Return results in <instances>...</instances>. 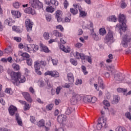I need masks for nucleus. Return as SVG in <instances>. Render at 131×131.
<instances>
[{
	"label": "nucleus",
	"instance_id": "nucleus-60",
	"mask_svg": "<svg viewBox=\"0 0 131 131\" xmlns=\"http://www.w3.org/2000/svg\"><path fill=\"white\" fill-rule=\"evenodd\" d=\"M63 5H64V9H67L68 6H69V3H68V1H67V0H65L63 2Z\"/></svg>",
	"mask_w": 131,
	"mask_h": 131
},
{
	"label": "nucleus",
	"instance_id": "nucleus-26",
	"mask_svg": "<svg viewBox=\"0 0 131 131\" xmlns=\"http://www.w3.org/2000/svg\"><path fill=\"white\" fill-rule=\"evenodd\" d=\"M107 20L108 21L111 22H116V21H117V18H116V16H115V15H112L108 17Z\"/></svg>",
	"mask_w": 131,
	"mask_h": 131
},
{
	"label": "nucleus",
	"instance_id": "nucleus-13",
	"mask_svg": "<svg viewBox=\"0 0 131 131\" xmlns=\"http://www.w3.org/2000/svg\"><path fill=\"white\" fill-rule=\"evenodd\" d=\"M18 56L22 57L23 60H26V59L29 58V54L26 52H23V51H19L18 53Z\"/></svg>",
	"mask_w": 131,
	"mask_h": 131
},
{
	"label": "nucleus",
	"instance_id": "nucleus-36",
	"mask_svg": "<svg viewBox=\"0 0 131 131\" xmlns=\"http://www.w3.org/2000/svg\"><path fill=\"white\" fill-rule=\"evenodd\" d=\"M37 125L38 126H39V127H41V126H45V120H40L38 123H37Z\"/></svg>",
	"mask_w": 131,
	"mask_h": 131
},
{
	"label": "nucleus",
	"instance_id": "nucleus-48",
	"mask_svg": "<svg viewBox=\"0 0 131 131\" xmlns=\"http://www.w3.org/2000/svg\"><path fill=\"white\" fill-rule=\"evenodd\" d=\"M60 41L61 43H66V37H61V38H60Z\"/></svg>",
	"mask_w": 131,
	"mask_h": 131
},
{
	"label": "nucleus",
	"instance_id": "nucleus-57",
	"mask_svg": "<svg viewBox=\"0 0 131 131\" xmlns=\"http://www.w3.org/2000/svg\"><path fill=\"white\" fill-rule=\"evenodd\" d=\"M82 84V80L78 79L76 80L75 84L76 85H78V84Z\"/></svg>",
	"mask_w": 131,
	"mask_h": 131
},
{
	"label": "nucleus",
	"instance_id": "nucleus-62",
	"mask_svg": "<svg viewBox=\"0 0 131 131\" xmlns=\"http://www.w3.org/2000/svg\"><path fill=\"white\" fill-rule=\"evenodd\" d=\"M61 90H62V87L59 86L57 88L56 90V93L57 95H59V94L60 93V92H61Z\"/></svg>",
	"mask_w": 131,
	"mask_h": 131
},
{
	"label": "nucleus",
	"instance_id": "nucleus-9",
	"mask_svg": "<svg viewBox=\"0 0 131 131\" xmlns=\"http://www.w3.org/2000/svg\"><path fill=\"white\" fill-rule=\"evenodd\" d=\"M45 3L49 6L52 5L57 8L59 6V2L57 0H45Z\"/></svg>",
	"mask_w": 131,
	"mask_h": 131
},
{
	"label": "nucleus",
	"instance_id": "nucleus-11",
	"mask_svg": "<svg viewBox=\"0 0 131 131\" xmlns=\"http://www.w3.org/2000/svg\"><path fill=\"white\" fill-rule=\"evenodd\" d=\"M57 120L59 123H64V122H66L67 117L65 115H60L57 117Z\"/></svg>",
	"mask_w": 131,
	"mask_h": 131
},
{
	"label": "nucleus",
	"instance_id": "nucleus-63",
	"mask_svg": "<svg viewBox=\"0 0 131 131\" xmlns=\"http://www.w3.org/2000/svg\"><path fill=\"white\" fill-rule=\"evenodd\" d=\"M103 103L105 106H106V107H109V106H110V103L107 100H104Z\"/></svg>",
	"mask_w": 131,
	"mask_h": 131
},
{
	"label": "nucleus",
	"instance_id": "nucleus-59",
	"mask_svg": "<svg viewBox=\"0 0 131 131\" xmlns=\"http://www.w3.org/2000/svg\"><path fill=\"white\" fill-rule=\"evenodd\" d=\"M62 16V11L57 10L56 11V17Z\"/></svg>",
	"mask_w": 131,
	"mask_h": 131
},
{
	"label": "nucleus",
	"instance_id": "nucleus-21",
	"mask_svg": "<svg viewBox=\"0 0 131 131\" xmlns=\"http://www.w3.org/2000/svg\"><path fill=\"white\" fill-rule=\"evenodd\" d=\"M53 34L54 36H56V37H63V34L62 33L56 30L53 31Z\"/></svg>",
	"mask_w": 131,
	"mask_h": 131
},
{
	"label": "nucleus",
	"instance_id": "nucleus-22",
	"mask_svg": "<svg viewBox=\"0 0 131 131\" xmlns=\"http://www.w3.org/2000/svg\"><path fill=\"white\" fill-rule=\"evenodd\" d=\"M4 23L6 25H8V26H12L13 25V19L11 18H8L5 20Z\"/></svg>",
	"mask_w": 131,
	"mask_h": 131
},
{
	"label": "nucleus",
	"instance_id": "nucleus-14",
	"mask_svg": "<svg viewBox=\"0 0 131 131\" xmlns=\"http://www.w3.org/2000/svg\"><path fill=\"white\" fill-rule=\"evenodd\" d=\"M67 78L70 83L72 84L74 82V76H73V74L72 73H68Z\"/></svg>",
	"mask_w": 131,
	"mask_h": 131
},
{
	"label": "nucleus",
	"instance_id": "nucleus-24",
	"mask_svg": "<svg viewBox=\"0 0 131 131\" xmlns=\"http://www.w3.org/2000/svg\"><path fill=\"white\" fill-rule=\"evenodd\" d=\"M13 47L9 46L7 48L5 49V53L8 54H12V53L13 52Z\"/></svg>",
	"mask_w": 131,
	"mask_h": 131
},
{
	"label": "nucleus",
	"instance_id": "nucleus-6",
	"mask_svg": "<svg viewBox=\"0 0 131 131\" xmlns=\"http://www.w3.org/2000/svg\"><path fill=\"white\" fill-rule=\"evenodd\" d=\"M131 38L130 37H127V35H125L123 37V39L122 40V46L123 48H126L128 47L127 43L130 42Z\"/></svg>",
	"mask_w": 131,
	"mask_h": 131
},
{
	"label": "nucleus",
	"instance_id": "nucleus-55",
	"mask_svg": "<svg viewBox=\"0 0 131 131\" xmlns=\"http://www.w3.org/2000/svg\"><path fill=\"white\" fill-rule=\"evenodd\" d=\"M103 126H104V125H102L100 123H98L96 127L98 130H100V129H101L103 127Z\"/></svg>",
	"mask_w": 131,
	"mask_h": 131
},
{
	"label": "nucleus",
	"instance_id": "nucleus-25",
	"mask_svg": "<svg viewBox=\"0 0 131 131\" xmlns=\"http://www.w3.org/2000/svg\"><path fill=\"white\" fill-rule=\"evenodd\" d=\"M40 63L39 61L37 60L34 63V68L35 70H39L40 69Z\"/></svg>",
	"mask_w": 131,
	"mask_h": 131
},
{
	"label": "nucleus",
	"instance_id": "nucleus-33",
	"mask_svg": "<svg viewBox=\"0 0 131 131\" xmlns=\"http://www.w3.org/2000/svg\"><path fill=\"white\" fill-rule=\"evenodd\" d=\"M30 47H31V49L32 51H34L35 52L36 51L38 50V46L35 45H30Z\"/></svg>",
	"mask_w": 131,
	"mask_h": 131
},
{
	"label": "nucleus",
	"instance_id": "nucleus-7",
	"mask_svg": "<svg viewBox=\"0 0 131 131\" xmlns=\"http://www.w3.org/2000/svg\"><path fill=\"white\" fill-rule=\"evenodd\" d=\"M42 3L38 0H33L32 7L34 9H41L42 8Z\"/></svg>",
	"mask_w": 131,
	"mask_h": 131
},
{
	"label": "nucleus",
	"instance_id": "nucleus-56",
	"mask_svg": "<svg viewBox=\"0 0 131 131\" xmlns=\"http://www.w3.org/2000/svg\"><path fill=\"white\" fill-rule=\"evenodd\" d=\"M70 51H71V49L69 47H67V48L64 47V49H63L64 53H70Z\"/></svg>",
	"mask_w": 131,
	"mask_h": 131
},
{
	"label": "nucleus",
	"instance_id": "nucleus-19",
	"mask_svg": "<svg viewBox=\"0 0 131 131\" xmlns=\"http://www.w3.org/2000/svg\"><path fill=\"white\" fill-rule=\"evenodd\" d=\"M15 119H16L18 125L22 126V125L23 124L22 123V119H21L20 116H19V114H16Z\"/></svg>",
	"mask_w": 131,
	"mask_h": 131
},
{
	"label": "nucleus",
	"instance_id": "nucleus-23",
	"mask_svg": "<svg viewBox=\"0 0 131 131\" xmlns=\"http://www.w3.org/2000/svg\"><path fill=\"white\" fill-rule=\"evenodd\" d=\"M119 100H120V98H119V96H114L113 100L112 101V104H117V103L119 102Z\"/></svg>",
	"mask_w": 131,
	"mask_h": 131
},
{
	"label": "nucleus",
	"instance_id": "nucleus-3",
	"mask_svg": "<svg viewBox=\"0 0 131 131\" xmlns=\"http://www.w3.org/2000/svg\"><path fill=\"white\" fill-rule=\"evenodd\" d=\"M113 35V31L109 30L107 35L104 38V42L107 44L109 43L110 45L112 43V42H114V37Z\"/></svg>",
	"mask_w": 131,
	"mask_h": 131
},
{
	"label": "nucleus",
	"instance_id": "nucleus-35",
	"mask_svg": "<svg viewBox=\"0 0 131 131\" xmlns=\"http://www.w3.org/2000/svg\"><path fill=\"white\" fill-rule=\"evenodd\" d=\"M43 37H44L45 39L48 40V39L50 38V34L47 32H45L43 34Z\"/></svg>",
	"mask_w": 131,
	"mask_h": 131
},
{
	"label": "nucleus",
	"instance_id": "nucleus-58",
	"mask_svg": "<svg viewBox=\"0 0 131 131\" xmlns=\"http://www.w3.org/2000/svg\"><path fill=\"white\" fill-rule=\"evenodd\" d=\"M52 62L55 66H56V65H58V60L57 59H52Z\"/></svg>",
	"mask_w": 131,
	"mask_h": 131
},
{
	"label": "nucleus",
	"instance_id": "nucleus-47",
	"mask_svg": "<svg viewBox=\"0 0 131 131\" xmlns=\"http://www.w3.org/2000/svg\"><path fill=\"white\" fill-rule=\"evenodd\" d=\"M12 67H13V69H14V70H16V71H18V70H19V69H20V67L18 64H13Z\"/></svg>",
	"mask_w": 131,
	"mask_h": 131
},
{
	"label": "nucleus",
	"instance_id": "nucleus-46",
	"mask_svg": "<svg viewBox=\"0 0 131 131\" xmlns=\"http://www.w3.org/2000/svg\"><path fill=\"white\" fill-rule=\"evenodd\" d=\"M116 131H126V129L124 127L118 126L116 128Z\"/></svg>",
	"mask_w": 131,
	"mask_h": 131
},
{
	"label": "nucleus",
	"instance_id": "nucleus-30",
	"mask_svg": "<svg viewBox=\"0 0 131 131\" xmlns=\"http://www.w3.org/2000/svg\"><path fill=\"white\" fill-rule=\"evenodd\" d=\"M40 47L42 51H43V52H45V53H49V52H50V50H49V48H48L47 46L41 44Z\"/></svg>",
	"mask_w": 131,
	"mask_h": 131
},
{
	"label": "nucleus",
	"instance_id": "nucleus-12",
	"mask_svg": "<svg viewBox=\"0 0 131 131\" xmlns=\"http://www.w3.org/2000/svg\"><path fill=\"white\" fill-rule=\"evenodd\" d=\"M23 97L29 103H32V98L30 96V94L28 92H24L22 93Z\"/></svg>",
	"mask_w": 131,
	"mask_h": 131
},
{
	"label": "nucleus",
	"instance_id": "nucleus-40",
	"mask_svg": "<svg viewBox=\"0 0 131 131\" xmlns=\"http://www.w3.org/2000/svg\"><path fill=\"white\" fill-rule=\"evenodd\" d=\"M99 34H100V35H105V34H106V30L104 28H101L99 30Z\"/></svg>",
	"mask_w": 131,
	"mask_h": 131
},
{
	"label": "nucleus",
	"instance_id": "nucleus-10",
	"mask_svg": "<svg viewBox=\"0 0 131 131\" xmlns=\"http://www.w3.org/2000/svg\"><path fill=\"white\" fill-rule=\"evenodd\" d=\"M26 27L28 31L32 30V26H33V22L31 21L29 19H27L26 20Z\"/></svg>",
	"mask_w": 131,
	"mask_h": 131
},
{
	"label": "nucleus",
	"instance_id": "nucleus-37",
	"mask_svg": "<svg viewBox=\"0 0 131 131\" xmlns=\"http://www.w3.org/2000/svg\"><path fill=\"white\" fill-rule=\"evenodd\" d=\"M108 59L106 60V62L107 63H111L112 62V59H113V55L110 54L108 56Z\"/></svg>",
	"mask_w": 131,
	"mask_h": 131
},
{
	"label": "nucleus",
	"instance_id": "nucleus-39",
	"mask_svg": "<svg viewBox=\"0 0 131 131\" xmlns=\"http://www.w3.org/2000/svg\"><path fill=\"white\" fill-rule=\"evenodd\" d=\"M70 62L72 65H74V66H76V65H77V60L73 58H71L70 60Z\"/></svg>",
	"mask_w": 131,
	"mask_h": 131
},
{
	"label": "nucleus",
	"instance_id": "nucleus-18",
	"mask_svg": "<svg viewBox=\"0 0 131 131\" xmlns=\"http://www.w3.org/2000/svg\"><path fill=\"white\" fill-rule=\"evenodd\" d=\"M114 78L117 81H122V79H123L122 78V74L121 73L115 74Z\"/></svg>",
	"mask_w": 131,
	"mask_h": 131
},
{
	"label": "nucleus",
	"instance_id": "nucleus-53",
	"mask_svg": "<svg viewBox=\"0 0 131 131\" xmlns=\"http://www.w3.org/2000/svg\"><path fill=\"white\" fill-rule=\"evenodd\" d=\"M13 6L15 9H18L20 7V3L18 2H15L13 3Z\"/></svg>",
	"mask_w": 131,
	"mask_h": 131
},
{
	"label": "nucleus",
	"instance_id": "nucleus-51",
	"mask_svg": "<svg viewBox=\"0 0 131 131\" xmlns=\"http://www.w3.org/2000/svg\"><path fill=\"white\" fill-rule=\"evenodd\" d=\"M81 69L84 75H86V74H88V71H86V68H85V67H84V66H82L81 67Z\"/></svg>",
	"mask_w": 131,
	"mask_h": 131
},
{
	"label": "nucleus",
	"instance_id": "nucleus-43",
	"mask_svg": "<svg viewBox=\"0 0 131 131\" xmlns=\"http://www.w3.org/2000/svg\"><path fill=\"white\" fill-rule=\"evenodd\" d=\"M126 3H125V1L124 0H122L121 1V8L122 9H124L125 8H126Z\"/></svg>",
	"mask_w": 131,
	"mask_h": 131
},
{
	"label": "nucleus",
	"instance_id": "nucleus-54",
	"mask_svg": "<svg viewBox=\"0 0 131 131\" xmlns=\"http://www.w3.org/2000/svg\"><path fill=\"white\" fill-rule=\"evenodd\" d=\"M56 29H59L61 32L64 31V28L62 26V25H58L56 27Z\"/></svg>",
	"mask_w": 131,
	"mask_h": 131
},
{
	"label": "nucleus",
	"instance_id": "nucleus-32",
	"mask_svg": "<svg viewBox=\"0 0 131 131\" xmlns=\"http://www.w3.org/2000/svg\"><path fill=\"white\" fill-rule=\"evenodd\" d=\"M47 12H49V13H53L55 12V8L53 6H48L46 8Z\"/></svg>",
	"mask_w": 131,
	"mask_h": 131
},
{
	"label": "nucleus",
	"instance_id": "nucleus-42",
	"mask_svg": "<svg viewBox=\"0 0 131 131\" xmlns=\"http://www.w3.org/2000/svg\"><path fill=\"white\" fill-rule=\"evenodd\" d=\"M117 91L118 93H126L127 92V89L118 88Z\"/></svg>",
	"mask_w": 131,
	"mask_h": 131
},
{
	"label": "nucleus",
	"instance_id": "nucleus-15",
	"mask_svg": "<svg viewBox=\"0 0 131 131\" xmlns=\"http://www.w3.org/2000/svg\"><path fill=\"white\" fill-rule=\"evenodd\" d=\"M107 122V118L104 116H102L101 118L98 119V123L102 124L103 126H106V123Z\"/></svg>",
	"mask_w": 131,
	"mask_h": 131
},
{
	"label": "nucleus",
	"instance_id": "nucleus-16",
	"mask_svg": "<svg viewBox=\"0 0 131 131\" xmlns=\"http://www.w3.org/2000/svg\"><path fill=\"white\" fill-rule=\"evenodd\" d=\"M73 6L76 8H71L70 9V12L72 14H73V15H76V14H77V13H78V10H77V9H79V5H74Z\"/></svg>",
	"mask_w": 131,
	"mask_h": 131
},
{
	"label": "nucleus",
	"instance_id": "nucleus-38",
	"mask_svg": "<svg viewBox=\"0 0 131 131\" xmlns=\"http://www.w3.org/2000/svg\"><path fill=\"white\" fill-rule=\"evenodd\" d=\"M72 111H73L72 108L68 107L66 111V114H67V115H70V114H71L72 113Z\"/></svg>",
	"mask_w": 131,
	"mask_h": 131
},
{
	"label": "nucleus",
	"instance_id": "nucleus-34",
	"mask_svg": "<svg viewBox=\"0 0 131 131\" xmlns=\"http://www.w3.org/2000/svg\"><path fill=\"white\" fill-rule=\"evenodd\" d=\"M24 105H25L24 106V111H27V110H29V109H30V105H29V104L26 102V103H25Z\"/></svg>",
	"mask_w": 131,
	"mask_h": 131
},
{
	"label": "nucleus",
	"instance_id": "nucleus-27",
	"mask_svg": "<svg viewBox=\"0 0 131 131\" xmlns=\"http://www.w3.org/2000/svg\"><path fill=\"white\" fill-rule=\"evenodd\" d=\"M79 11L80 12V17H81V18H84L85 17H86L88 15V13L86 12L81 10L80 8H79Z\"/></svg>",
	"mask_w": 131,
	"mask_h": 131
},
{
	"label": "nucleus",
	"instance_id": "nucleus-45",
	"mask_svg": "<svg viewBox=\"0 0 131 131\" xmlns=\"http://www.w3.org/2000/svg\"><path fill=\"white\" fill-rule=\"evenodd\" d=\"M53 107H54V104L51 103L46 106V109L47 110H49V111H51V110L53 109Z\"/></svg>",
	"mask_w": 131,
	"mask_h": 131
},
{
	"label": "nucleus",
	"instance_id": "nucleus-5",
	"mask_svg": "<svg viewBox=\"0 0 131 131\" xmlns=\"http://www.w3.org/2000/svg\"><path fill=\"white\" fill-rule=\"evenodd\" d=\"M79 100H80V96L73 92L72 93V97L70 99L71 104H72V105H75Z\"/></svg>",
	"mask_w": 131,
	"mask_h": 131
},
{
	"label": "nucleus",
	"instance_id": "nucleus-29",
	"mask_svg": "<svg viewBox=\"0 0 131 131\" xmlns=\"http://www.w3.org/2000/svg\"><path fill=\"white\" fill-rule=\"evenodd\" d=\"M29 46H30V45L25 44V47L24 48V51L28 52V53H30V52L32 51V49L31 48L29 47Z\"/></svg>",
	"mask_w": 131,
	"mask_h": 131
},
{
	"label": "nucleus",
	"instance_id": "nucleus-17",
	"mask_svg": "<svg viewBox=\"0 0 131 131\" xmlns=\"http://www.w3.org/2000/svg\"><path fill=\"white\" fill-rule=\"evenodd\" d=\"M25 13L26 14H31V15H34L36 12L34 9H32L31 7H28L24 10Z\"/></svg>",
	"mask_w": 131,
	"mask_h": 131
},
{
	"label": "nucleus",
	"instance_id": "nucleus-2",
	"mask_svg": "<svg viewBox=\"0 0 131 131\" xmlns=\"http://www.w3.org/2000/svg\"><path fill=\"white\" fill-rule=\"evenodd\" d=\"M118 20L120 24L116 25V28H118L120 30L125 31L126 30V19H125V16L123 14H120L119 15Z\"/></svg>",
	"mask_w": 131,
	"mask_h": 131
},
{
	"label": "nucleus",
	"instance_id": "nucleus-28",
	"mask_svg": "<svg viewBox=\"0 0 131 131\" xmlns=\"http://www.w3.org/2000/svg\"><path fill=\"white\" fill-rule=\"evenodd\" d=\"M92 99L91 96H86L84 97L83 101L84 102V103H86L88 102V103H91V99Z\"/></svg>",
	"mask_w": 131,
	"mask_h": 131
},
{
	"label": "nucleus",
	"instance_id": "nucleus-1",
	"mask_svg": "<svg viewBox=\"0 0 131 131\" xmlns=\"http://www.w3.org/2000/svg\"><path fill=\"white\" fill-rule=\"evenodd\" d=\"M10 75L14 85H19L20 83H24L26 81V78L24 76L21 75L20 72H11Z\"/></svg>",
	"mask_w": 131,
	"mask_h": 131
},
{
	"label": "nucleus",
	"instance_id": "nucleus-64",
	"mask_svg": "<svg viewBox=\"0 0 131 131\" xmlns=\"http://www.w3.org/2000/svg\"><path fill=\"white\" fill-rule=\"evenodd\" d=\"M0 131H12V130L7 128H0Z\"/></svg>",
	"mask_w": 131,
	"mask_h": 131
},
{
	"label": "nucleus",
	"instance_id": "nucleus-61",
	"mask_svg": "<svg viewBox=\"0 0 131 131\" xmlns=\"http://www.w3.org/2000/svg\"><path fill=\"white\" fill-rule=\"evenodd\" d=\"M30 121L32 123H35V122H36V120H35V117H34L33 116H31L30 117Z\"/></svg>",
	"mask_w": 131,
	"mask_h": 131
},
{
	"label": "nucleus",
	"instance_id": "nucleus-20",
	"mask_svg": "<svg viewBox=\"0 0 131 131\" xmlns=\"http://www.w3.org/2000/svg\"><path fill=\"white\" fill-rule=\"evenodd\" d=\"M11 13L13 16V18H20L21 17V13L19 11H12Z\"/></svg>",
	"mask_w": 131,
	"mask_h": 131
},
{
	"label": "nucleus",
	"instance_id": "nucleus-41",
	"mask_svg": "<svg viewBox=\"0 0 131 131\" xmlns=\"http://www.w3.org/2000/svg\"><path fill=\"white\" fill-rule=\"evenodd\" d=\"M91 34L92 35V36L94 39V40H99L100 39L99 38V36H98V35H97V34H96V33H95V32H92L91 33Z\"/></svg>",
	"mask_w": 131,
	"mask_h": 131
},
{
	"label": "nucleus",
	"instance_id": "nucleus-44",
	"mask_svg": "<svg viewBox=\"0 0 131 131\" xmlns=\"http://www.w3.org/2000/svg\"><path fill=\"white\" fill-rule=\"evenodd\" d=\"M74 55V57L76 58V59H80V55L81 54H80L79 53L76 52L75 53H74L73 54Z\"/></svg>",
	"mask_w": 131,
	"mask_h": 131
},
{
	"label": "nucleus",
	"instance_id": "nucleus-50",
	"mask_svg": "<svg viewBox=\"0 0 131 131\" xmlns=\"http://www.w3.org/2000/svg\"><path fill=\"white\" fill-rule=\"evenodd\" d=\"M85 59H86V61H88V62H89V63H90V64H92L93 62V60L92 59V57L86 56Z\"/></svg>",
	"mask_w": 131,
	"mask_h": 131
},
{
	"label": "nucleus",
	"instance_id": "nucleus-49",
	"mask_svg": "<svg viewBox=\"0 0 131 131\" xmlns=\"http://www.w3.org/2000/svg\"><path fill=\"white\" fill-rule=\"evenodd\" d=\"M27 64L28 66H31V65H32V59H31V58H27Z\"/></svg>",
	"mask_w": 131,
	"mask_h": 131
},
{
	"label": "nucleus",
	"instance_id": "nucleus-8",
	"mask_svg": "<svg viewBox=\"0 0 131 131\" xmlns=\"http://www.w3.org/2000/svg\"><path fill=\"white\" fill-rule=\"evenodd\" d=\"M8 111L11 116H14L15 114V115L16 114H18V113H17L18 109L16 106L13 105H11L9 107Z\"/></svg>",
	"mask_w": 131,
	"mask_h": 131
},
{
	"label": "nucleus",
	"instance_id": "nucleus-52",
	"mask_svg": "<svg viewBox=\"0 0 131 131\" xmlns=\"http://www.w3.org/2000/svg\"><path fill=\"white\" fill-rule=\"evenodd\" d=\"M125 116L126 117V118H127L128 119H129V120H131V115H130V113L129 112H127L125 114Z\"/></svg>",
	"mask_w": 131,
	"mask_h": 131
},
{
	"label": "nucleus",
	"instance_id": "nucleus-4",
	"mask_svg": "<svg viewBox=\"0 0 131 131\" xmlns=\"http://www.w3.org/2000/svg\"><path fill=\"white\" fill-rule=\"evenodd\" d=\"M45 76L47 75H49L51 77H54V78H57L60 76V74L57 71H47L45 73Z\"/></svg>",
	"mask_w": 131,
	"mask_h": 131
},
{
	"label": "nucleus",
	"instance_id": "nucleus-31",
	"mask_svg": "<svg viewBox=\"0 0 131 131\" xmlns=\"http://www.w3.org/2000/svg\"><path fill=\"white\" fill-rule=\"evenodd\" d=\"M98 83L100 84V88L102 89V90H103L104 88V83H103V79L101 78V77H98Z\"/></svg>",
	"mask_w": 131,
	"mask_h": 131
}]
</instances>
